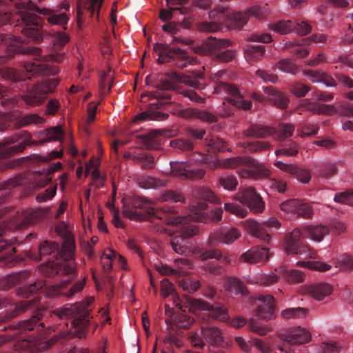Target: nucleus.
Returning a JSON list of instances; mask_svg holds the SVG:
<instances>
[{
	"label": "nucleus",
	"mask_w": 353,
	"mask_h": 353,
	"mask_svg": "<svg viewBox=\"0 0 353 353\" xmlns=\"http://www.w3.org/2000/svg\"><path fill=\"white\" fill-rule=\"evenodd\" d=\"M117 258L121 263V268L123 269L125 268V261L124 258L121 255H117L112 250L108 249L104 252L101 257V263L103 270L105 271H109L112 266L113 261Z\"/></svg>",
	"instance_id": "21"
},
{
	"label": "nucleus",
	"mask_w": 353,
	"mask_h": 353,
	"mask_svg": "<svg viewBox=\"0 0 353 353\" xmlns=\"http://www.w3.org/2000/svg\"><path fill=\"white\" fill-rule=\"evenodd\" d=\"M113 80V75L110 70L108 72H104L100 80V90L102 94L105 93L110 90L112 83Z\"/></svg>",
	"instance_id": "41"
},
{
	"label": "nucleus",
	"mask_w": 353,
	"mask_h": 353,
	"mask_svg": "<svg viewBox=\"0 0 353 353\" xmlns=\"http://www.w3.org/2000/svg\"><path fill=\"white\" fill-rule=\"evenodd\" d=\"M268 148H269V144L263 141H256L252 142H244V148H246L250 152H256Z\"/></svg>",
	"instance_id": "54"
},
{
	"label": "nucleus",
	"mask_w": 353,
	"mask_h": 353,
	"mask_svg": "<svg viewBox=\"0 0 353 353\" xmlns=\"http://www.w3.org/2000/svg\"><path fill=\"white\" fill-rule=\"evenodd\" d=\"M308 91L307 86L301 83H296L292 88V92L299 97H304Z\"/></svg>",
	"instance_id": "64"
},
{
	"label": "nucleus",
	"mask_w": 353,
	"mask_h": 353,
	"mask_svg": "<svg viewBox=\"0 0 353 353\" xmlns=\"http://www.w3.org/2000/svg\"><path fill=\"white\" fill-rule=\"evenodd\" d=\"M305 236L304 232L300 229H294L285 238V252L287 254H296L303 258H314L316 252L309 246L301 244L300 241Z\"/></svg>",
	"instance_id": "3"
},
{
	"label": "nucleus",
	"mask_w": 353,
	"mask_h": 353,
	"mask_svg": "<svg viewBox=\"0 0 353 353\" xmlns=\"http://www.w3.org/2000/svg\"><path fill=\"white\" fill-rule=\"evenodd\" d=\"M170 145L182 150H188L192 148V144L189 141L183 139H174L170 141Z\"/></svg>",
	"instance_id": "61"
},
{
	"label": "nucleus",
	"mask_w": 353,
	"mask_h": 353,
	"mask_svg": "<svg viewBox=\"0 0 353 353\" xmlns=\"http://www.w3.org/2000/svg\"><path fill=\"white\" fill-rule=\"evenodd\" d=\"M59 249V245L56 243L45 242L39 247V253L41 255L50 254L55 250Z\"/></svg>",
	"instance_id": "60"
},
{
	"label": "nucleus",
	"mask_w": 353,
	"mask_h": 353,
	"mask_svg": "<svg viewBox=\"0 0 353 353\" xmlns=\"http://www.w3.org/2000/svg\"><path fill=\"white\" fill-rule=\"evenodd\" d=\"M241 235V233L236 229L232 228L225 232L219 239H216L215 234L210 235V241H217L225 244H229L234 242Z\"/></svg>",
	"instance_id": "30"
},
{
	"label": "nucleus",
	"mask_w": 353,
	"mask_h": 353,
	"mask_svg": "<svg viewBox=\"0 0 353 353\" xmlns=\"http://www.w3.org/2000/svg\"><path fill=\"white\" fill-rule=\"evenodd\" d=\"M209 314L219 321H225L228 319V315L225 308L220 306L212 307L210 306Z\"/></svg>",
	"instance_id": "48"
},
{
	"label": "nucleus",
	"mask_w": 353,
	"mask_h": 353,
	"mask_svg": "<svg viewBox=\"0 0 353 353\" xmlns=\"http://www.w3.org/2000/svg\"><path fill=\"white\" fill-rule=\"evenodd\" d=\"M275 132L272 128L261 125H252L246 132L248 136L256 137H267Z\"/></svg>",
	"instance_id": "32"
},
{
	"label": "nucleus",
	"mask_w": 353,
	"mask_h": 353,
	"mask_svg": "<svg viewBox=\"0 0 353 353\" xmlns=\"http://www.w3.org/2000/svg\"><path fill=\"white\" fill-rule=\"evenodd\" d=\"M271 171L249 157L244 156V178L261 179L269 176Z\"/></svg>",
	"instance_id": "12"
},
{
	"label": "nucleus",
	"mask_w": 353,
	"mask_h": 353,
	"mask_svg": "<svg viewBox=\"0 0 353 353\" xmlns=\"http://www.w3.org/2000/svg\"><path fill=\"white\" fill-rule=\"evenodd\" d=\"M199 196L204 200L210 201L214 203H220V199L216 196L214 192L208 188L201 190Z\"/></svg>",
	"instance_id": "56"
},
{
	"label": "nucleus",
	"mask_w": 353,
	"mask_h": 353,
	"mask_svg": "<svg viewBox=\"0 0 353 353\" xmlns=\"http://www.w3.org/2000/svg\"><path fill=\"white\" fill-rule=\"evenodd\" d=\"M62 137V130L60 127L52 128L46 132L45 141H53L61 140Z\"/></svg>",
	"instance_id": "50"
},
{
	"label": "nucleus",
	"mask_w": 353,
	"mask_h": 353,
	"mask_svg": "<svg viewBox=\"0 0 353 353\" xmlns=\"http://www.w3.org/2000/svg\"><path fill=\"white\" fill-rule=\"evenodd\" d=\"M289 283H297L303 280V274L297 270L288 269L285 266H280L275 269Z\"/></svg>",
	"instance_id": "24"
},
{
	"label": "nucleus",
	"mask_w": 353,
	"mask_h": 353,
	"mask_svg": "<svg viewBox=\"0 0 353 353\" xmlns=\"http://www.w3.org/2000/svg\"><path fill=\"white\" fill-rule=\"evenodd\" d=\"M268 94V99L276 106L280 108H285L288 105V99L281 92L275 91L272 88H266L264 90Z\"/></svg>",
	"instance_id": "25"
},
{
	"label": "nucleus",
	"mask_w": 353,
	"mask_h": 353,
	"mask_svg": "<svg viewBox=\"0 0 353 353\" xmlns=\"http://www.w3.org/2000/svg\"><path fill=\"white\" fill-rule=\"evenodd\" d=\"M176 306L179 309L183 310L184 312L188 310L192 313L196 312L197 310L208 311L210 310V305L200 299H187L184 309L178 301L176 303Z\"/></svg>",
	"instance_id": "23"
},
{
	"label": "nucleus",
	"mask_w": 353,
	"mask_h": 353,
	"mask_svg": "<svg viewBox=\"0 0 353 353\" xmlns=\"http://www.w3.org/2000/svg\"><path fill=\"white\" fill-rule=\"evenodd\" d=\"M31 53L34 56V62H28L24 65V68L29 72H43L44 74H55L57 69L54 71L50 72L48 69V63L55 62L61 63L64 59L63 53H54L50 54L47 56H41V50L37 48L32 49Z\"/></svg>",
	"instance_id": "4"
},
{
	"label": "nucleus",
	"mask_w": 353,
	"mask_h": 353,
	"mask_svg": "<svg viewBox=\"0 0 353 353\" xmlns=\"http://www.w3.org/2000/svg\"><path fill=\"white\" fill-rule=\"evenodd\" d=\"M244 205L253 213H261L265 209V202L251 187L244 188Z\"/></svg>",
	"instance_id": "14"
},
{
	"label": "nucleus",
	"mask_w": 353,
	"mask_h": 353,
	"mask_svg": "<svg viewBox=\"0 0 353 353\" xmlns=\"http://www.w3.org/2000/svg\"><path fill=\"white\" fill-rule=\"evenodd\" d=\"M319 127L314 123H308L301 127L297 130L299 136L310 137L314 135L317 133Z\"/></svg>",
	"instance_id": "47"
},
{
	"label": "nucleus",
	"mask_w": 353,
	"mask_h": 353,
	"mask_svg": "<svg viewBox=\"0 0 353 353\" xmlns=\"http://www.w3.org/2000/svg\"><path fill=\"white\" fill-rule=\"evenodd\" d=\"M42 214L43 211L41 209L31 210L30 211L27 212L24 214L23 224L29 225L37 221L40 219Z\"/></svg>",
	"instance_id": "44"
},
{
	"label": "nucleus",
	"mask_w": 353,
	"mask_h": 353,
	"mask_svg": "<svg viewBox=\"0 0 353 353\" xmlns=\"http://www.w3.org/2000/svg\"><path fill=\"white\" fill-rule=\"evenodd\" d=\"M170 165L172 175L181 179H202L205 174L203 169H191L185 162H170Z\"/></svg>",
	"instance_id": "10"
},
{
	"label": "nucleus",
	"mask_w": 353,
	"mask_h": 353,
	"mask_svg": "<svg viewBox=\"0 0 353 353\" xmlns=\"http://www.w3.org/2000/svg\"><path fill=\"white\" fill-rule=\"evenodd\" d=\"M296 214L303 217H310L312 214V209L308 203L300 200V205L297 208Z\"/></svg>",
	"instance_id": "57"
},
{
	"label": "nucleus",
	"mask_w": 353,
	"mask_h": 353,
	"mask_svg": "<svg viewBox=\"0 0 353 353\" xmlns=\"http://www.w3.org/2000/svg\"><path fill=\"white\" fill-rule=\"evenodd\" d=\"M175 265L178 267L179 270H175L176 272V274L180 275H185L188 274V272L187 271L188 269L192 268V263L185 259H178L174 261Z\"/></svg>",
	"instance_id": "49"
},
{
	"label": "nucleus",
	"mask_w": 353,
	"mask_h": 353,
	"mask_svg": "<svg viewBox=\"0 0 353 353\" xmlns=\"http://www.w3.org/2000/svg\"><path fill=\"white\" fill-rule=\"evenodd\" d=\"M69 3L67 1H63L61 4L54 10L48 8H39L34 6L37 14H41L48 17V21L53 25L65 26L69 21V17L66 14V11L69 10Z\"/></svg>",
	"instance_id": "8"
},
{
	"label": "nucleus",
	"mask_w": 353,
	"mask_h": 353,
	"mask_svg": "<svg viewBox=\"0 0 353 353\" xmlns=\"http://www.w3.org/2000/svg\"><path fill=\"white\" fill-rule=\"evenodd\" d=\"M297 265L321 272H325L331 269V265L320 261L299 262Z\"/></svg>",
	"instance_id": "37"
},
{
	"label": "nucleus",
	"mask_w": 353,
	"mask_h": 353,
	"mask_svg": "<svg viewBox=\"0 0 353 353\" xmlns=\"http://www.w3.org/2000/svg\"><path fill=\"white\" fill-rule=\"evenodd\" d=\"M58 84L59 80L57 78L48 79L38 83L22 97L23 100L28 105H39L43 102L46 94L53 92Z\"/></svg>",
	"instance_id": "6"
},
{
	"label": "nucleus",
	"mask_w": 353,
	"mask_h": 353,
	"mask_svg": "<svg viewBox=\"0 0 353 353\" xmlns=\"http://www.w3.org/2000/svg\"><path fill=\"white\" fill-rule=\"evenodd\" d=\"M56 190V186L47 189L45 192L41 193L37 196V201L39 202H45L51 199L55 195Z\"/></svg>",
	"instance_id": "63"
},
{
	"label": "nucleus",
	"mask_w": 353,
	"mask_h": 353,
	"mask_svg": "<svg viewBox=\"0 0 353 353\" xmlns=\"http://www.w3.org/2000/svg\"><path fill=\"white\" fill-rule=\"evenodd\" d=\"M159 116L157 112L151 110H147L136 115L133 119V122L139 123L141 121L148 120H159Z\"/></svg>",
	"instance_id": "46"
},
{
	"label": "nucleus",
	"mask_w": 353,
	"mask_h": 353,
	"mask_svg": "<svg viewBox=\"0 0 353 353\" xmlns=\"http://www.w3.org/2000/svg\"><path fill=\"white\" fill-rule=\"evenodd\" d=\"M269 29L281 34H285L291 32L294 29V23L292 21H279L275 23L270 24Z\"/></svg>",
	"instance_id": "33"
},
{
	"label": "nucleus",
	"mask_w": 353,
	"mask_h": 353,
	"mask_svg": "<svg viewBox=\"0 0 353 353\" xmlns=\"http://www.w3.org/2000/svg\"><path fill=\"white\" fill-rule=\"evenodd\" d=\"M225 26L230 29L240 28L242 23V18L241 13H235L227 18L225 21Z\"/></svg>",
	"instance_id": "51"
},
{
	"label": "nucleus",
	"mask_w": 353,
	"mask_h": 353,
	"mask_svg": "<svg viewBox=\"0 0 353 353\" xmlns=\"http://www.w3.org/2000/svg\"><path fill=\"white\" fill-rule=\"evenodd\" d=\"M220 183L224 189L232 191L236 188L238 182L234 176H226L220 179Z\"/></svg>",
	"instance_id": "52"
},
{
	"label": "nucleus",
	"mask_w": 353,
	"mask_h": 353,
	"mask_svg": "<svg viewBox=\"0 0 353 353\" xmlns=\"http://www.w3.org/2000/svg\"><path fill=\"white\" fill-rule=\"evenodd\" d=\"M181 115L183 117H196L198 119L208 122H214L216 120V117L215 115L209 113L205 111H196L192 109H187L183 110L181 112Z\"/></svg>",
	"instance_id": "31"
},
{
	"label": "nucleus",
	"mask_w": 353,
	"mask_h": 353,
	"mask_svg": "<svg viewBox=\"0 0 353 353\" xmlns=\"http://www.w3.org/2000/svg\"><path fill=\"white\" fill-rule=\"evenodd\" d=\"M303 106L305 107L307 110H310L313 113L317 114H325L328 115H332L336 113V109L331 105L316 103L312 105L308 100L305 99L303 101Z\"/></svg>",
	"instance_id": "26"
},
{
	"label": "nucleus",
	"mask_w": 353,
	"mask_h": 353,
	"mask_svg": "<svg viewBox=\"0 0 353 353\" xmlns=\"http://www.w3.org/2000/svg\"><path fill=\"white\" fill-rule=\"evenodd\" d=\"M242 160L240 157L228 158L221 160L223 168H234L240 165Z\"/></svg>",
	"instance_id": "62"
},
{
	"label": "nucleus",
	"mask_w": 353,
	"mask_h": 353,
	"mask_svg": "<svg viewBox=\"0 0 353 353\" xmlns=\"http://www.w3.org/2000/svg\"><path fill=\"white\" fill-rule=\"evenodd\" d=\"M244 228L252 236L261 239L263 241H269L270 236L264 230L263 227L256 221L248 219L244 222Z\"/></svg>",
	"instance_id": "22"
},
{
	"label": "nucleus",
	"mask_w": 353,
	"mask_h": 353,
	"mask_svg": "<svg viewBox=\"0 0 353 353\" xmlns=\"http://www.w3.org/2000/svg\"><path fill=\"white\" fill-rule=\"evenodd\" d=\"M17 10L18 14L25 25L21 32L33 41L41 39L42 37L39 28L30 27L31 26L37 27L41 23V19L36 14L37 10L34 9V5L31 2L27 4L19 3Z\"/></svg>",
	"instance_id": "2"
},
{
	"label": "nucleus",
	"mask_w": 353,
	"mask_h": 353,
	"mask_svg": "<svg viewBox=\"0 0 353 353\" xmlns=\"http://www.w3.org/2000/svg\"><path fill=\"white\" fill-rule=\"evenodd\" d=\"M93 301L94 297L90 296L82 303H76L74 305H71L57 311V314L61 318L71 315L72 314H80L79 317L75 319L73 321V325L76 327L83 329L85 327L86 322L88 321V311L86 310V307Z\"/></svg>",
	"instance_id": "7"
},
{
	"label": "nucleus",
	"mask_w": 353,
	"mask_h": 353,
	"mask_svg": "<svg viewBox=\"0 0 353 353\" xmlns=\"http://www.w3.org/2000/svg\"><path fill=\"white\" fill-rule=\"evenodd\" d=\"M139 184L143 188L150 189L163 186L165 182L163 180L147 176L141 178L139 180Z\"/></svg>",
	"instance_id": "36"
},
{
	"label": "nucleus",
	"mask_w": 353,
	"mask_h": 353,
	"mask_svg": "<svg viewBox=\"0 0 353 353\" xmlns=\"http://www.w3.org/2000/svg\"><path fill=\"white\" fill-rule=\"evenodd\" d=\"M342 348L340 342L327 340L319 343L316 348L317 353H339Z\"/></svg>",
	"instance_id": "29"
},
{
	"label": "nucleus",
	"mask_w": 353,
	"mask_h": 353,
	"mask_svg": "<svg viewBox=\"0 0 353 353\" xmlns=\"http://www.w3.org/2000/svg\"><path fill=\"white\" fill-rule=\"evenodd\" d=\"M333 263L336 268L340 270L353 269V257L349 254H343L334 260Z\"/></svg>",
	"instance_id": "34"
},
{
	"label": "nucleus",
	"mask_w": 353,
	"mask_h": 353,
	"mask_svg": "<svg viewBox=\"0 0 353 353\" xmlns=\"http://www.w3.org/2000/svg\"><path fill=\"white\" fill-rule=\"evenodd\" d=\"M52 38L54 45L57 46H63L69 41L68 36L61 32L54 33Z\"/></svg>",
	"instance_id": "55"
},
{
	"label": "nucleus",
	"mask_w": 353,
	"mask_h": 353,
	"mask_svg": "<svg viewBox=\"0 0 353 353\" xmlns=\"http://www.w3.org/2000/svg\"><path fill=\"white\" fill-rule=\"evenodd\" d=\"M219 90L228 94V100L230 103L238 108L243 107L242 97L235 87L226 83H221L218 88H215L214 92L217 93Z\"/></svg>",
	"instance_id": "18"
},
{
	"label": "nucleus",
	"mask_w": 353,
	"mask_h": 353,
	"mask_svg": "<svg viewBox=\"0 0 353 353\" xmlns=\"http://www.w3.org/2000/svg\"><path fill=\"white\" fill-rule=\"evenodd\" d=\"M162 199L165 201H172L176 203L183 202L184 201V197L180 192L169 190L163 194Z\"/></svg>",
	"instance_id": "53"
},
{
	"label": "nucleus",
	"mask_w": 353,
	"mask_h": 353,
	"mask_svg": "<svg viewBox=\"0 0 353 353\" xmlns=\"http://www.w3.org/2000/svg\"><path fill=\"white\" fill-rule=\"evenodd\" d=\"M254 312L260 319L270 320L274 318L275 300L272 295H261L254 301Z\"/></svg>",
	"instance_id": "9"
},
{
	"label": "nucleus",
	"mask_w": 353,
	"mask_h": 353,
	"mask_svg": "<svg viewBox=\"0 0 353 353\" xmlns=\"http://www.w3.org/2000/svg\"><path fill=\"white\" fill-rule=\"evenodd\" d=\"M63 248H68V254L66 256V259L60 263H49L46 265V268H52V272L61 273L65 274H69L74 272L75 270V265L72 260V251L73 250V244L72 241H67Z\"/></svg>",
	"instance_id": "13"
},
{
	"label": "nucleus",
	"mask_w": 353,
	"mask_h": 353,
	"mask_svg": "<svg viewBox=\"0 0 353 353\" xmlns=\"http://www.w3.org/2000/svg\"><path fill=\"white\" fill-rule=\"evenodd\" d=\"M3 252L1 256L2 260L8 262V256L15 252V248L12 247L11 243H8L6 236L3 233H0V252Z\"/></svg>",
	"instance_id": "35"
},
{
	"label": "nucleus",
	"mask_w": 353,
	"mask_h": 353,
	"mask_svg": "<svg viewBox=\"0 0 353 353\" xmlns=\"http://www.w3.org/2000/svg\"><path fill=\"white\" fill-rule=\"evenodd\" d=\"M333 291L331 285L324 282L315 283L306 288V292L316 301H323Z\"/></svg>",
	"instance_id": "16"
},
{
	"label": "nucleus",
	"mask_w": 353,
	"mask_h": 353,
	"mask_svg": "<svg viewBox=\"0 0 353 353\" xmlns=\"http://www.w3.org/2000/svg\"><path fill=\"white\" fill-rule=\"evenodd\" d=\"M281 337L289 345H302L311 340V334L305 327L297 326L287 331Z\"/></svg>",
	"instance_id": "11"
},
{
	"label": "nucleus",
	"mask_w": 353,
	"mask_h": 353,
	"mask_svg": "<svg viewBox=\"0 0 353 353\" xmlns=\"http://www.w3.org/2000/svg\"><path fill=\"white\" fill-rule=\"evenodd\" d=\"M201 334L207 341L213 345H218L223 341L221 332L216 327L202 328Z\"/></svg>",
	"instance_id": "27"
},
{
	"label": "nucleus",
	"mask_w": 353,
	"mask_h": 353,
	"mask_svg": "<svg viewBox=\"0 0 353 353\" xmlns=\"http://www.w3.org/2000/svg\"><path fill=\"white\" fill-rule=\"evenodd\" d=\"M274 165L283 172L291 174H296L297 179L304 183L310 179V174L307 170L301 169L293 164H285L280 161L274 162Z\"/></svg>",
	"instance_id": "17"
},
{
	"label": "nucleus",
	"mask_w": 353,
	"mask_h": 353,
	"mask_svg": "<svg viewBox=\"0 0 353 353\" xmlns=\"http://www.w3.org/2000/svg\"><path fill=\"white\" fill-rule=\"evenodd\" d=\"M180 286L182 289L189 293H194L201 287V283L198 280H193L190 278L185 279L180 281Z\"/></svg>",
	"instance_id": "39"
},
{
	"label": "nucleus",
	"mask_w": 353,
	"mask_h": 353,
	"mask_svg": "<svg viewBox=\"0 0 353 353\" xmlns=\"http://www.w3.org/2000/svg\"><path fill=\"white\" fill-rule=\"evenodd\" d=\"M305 238L309 240L321 243L330 233V228L321 223L310 224L303 227Z\"/></svg>",
	"instance_id": "15"
},
{
	"label": "nucleus",
	"mask_w": 353,
	"mask_h": 353,
	"mask_svg": "<svg viewBox=\"0 0 353 353\" xmlns=\"http://www.w3.org/2000/svg\"><path fill=\"white\" fill-rule=\"evenodd\" d=\"M299 205L300 200L290 199L281 203L280 209L285 213L296 214L297 208Z\"/></svg>",
	"instance_id": "40"
},
{
	"label": "nucleus",
	"mask_w": 353,
	"mask_h": 353,
	"mask_svg": "<svg viewBox=\"0 0 353 353\" xmlns=\"http://www.w3.org/2000/svg\"><path fill=\"white\" fill-rule=\"evenodd\" d=\"M224 284V290L230 291L232 293H237L241 291V281L236 278H228L225 279Z\"/></svg>",
	"instance_id": "42"
},
{
	"label": "nucleus",
	"mask_w": 353,
	"mask_h": 353,
	"mask_svg": "<svg viewBox=\"0 0 353 353\" xmlns=\"http://www.w3.org/2000/svg\"><path fill=\"white\" fill-rule=\"evenodd\" d=\"M178 43L189 45L192 43V41L189 39L173 37L170 43V45L173 46L172 48L169 45L156 43L154 46V50L158 54L157 61L159 63L169 62L171 59H174V54H176V57L180 59L188 58L183 50L180 48L175 47V45ZM188 61L190 62L189 57Z\"/></svg>",
	"instance_id": "5"
},
{
	"label": "nucleus",
	"mask_w": 353,
	"mask_h": 353,
	"mask_svg": "<svg viewBox=\"0 0 353 353\" xmlns=\"http://www.w3.org/2000/svg\"><path fill=\"white\" fill-rule=\"evenodd\" d=\"M250 328L254 332L259 335H265L273 330L271 324H261L256 322H252Z\"/></svg>",
	"instance_id": "45"
},
{
	"label": "nucleus",
	"mask_w": 353,
	"mask_h": 353,
	"mask_svg": "<svg viewBox=\"0 0 353 353\" xmlns=\"http://www.w3.org/2000/svg\"><path fill=\"white\" fill-rule=\"evenodd\" d=\"M23 148V141H20L18 137L3 141L0 143V158L21 152Z\"/></svg>",
	"instance_id": "19"
},
{
	"label": "nucleus",
	"mask_w": 353,
	"mask_h": 353,
	"mask_svg": "<svg viewBox=\"0 0 353 353\" xmlns=\"http://www.w3.org/2000/svg\"><path fill=\"white\" fill-rule=\"evenodd\" d=\"M134 205L139 208H143L149 216L157 217L159 219L164 220L168 225L176 227V230L181 233L180 236H176L171 242L173 250L181 255H189L194 253L191 243L187 239L197 233L196 225L190 224V219L199 222L206 220L204 210L207 205L204 202H199L196 206H191V214L188 217L172 216L173 210L170 208L155 209L150 206L146 200L141 199L134 203Z\"/></svg>",
	"instance_id": "1"
},
{
	"label": "nucleus",
	"mask_w": 353,
	"mask_h": 353,
	"mask_svg": "<svg viewBox=\"0 0 353 353\" xmlns=\"http://www.w3.org/2000/svg\"><path fill=\"white\" fill-rule=\"evenodd\" d=\"M308 310L304 307H289L283 310L281 312L282 318L285 319H303L307 316Z\"/></svg>",
	"instance_id": "28"
},
{
	"label": "nucleus",
	"mask_w": 353,
	"mask_h": 353,
	"mask_svg": "<svg viewBox=\"0 0 353 353\" xmlns=\"http://www.w3.org/2000/svg\"><path fill=\"white\" fill-rule=\"evenodd\" d=\"M294 131V128L288 123H283L279 126V137L282 139L287 137H291Z\"/></svg>",
	"instance_id": "59"
},
{
	"label": "nucleus",
	"mask_w": 353,
	"mask_h": 353,
	"mask_svg": "<svg viewBox=\"0 0 353 353\" xmlns=\"http://www.w3.org/2000/svg\"><path fill=\"white\" fill-rule=\"evenodd\" d=\"M270 254L268 249L254 247L244 253V261L256 263L267 260Z\"/></svg>",
	"instance_id": "20"
},
{
	"label": "nucleus",
	"mask_w": 353,
	"mask_h": 353,
	"mask_svg": "<svg viewBox=\"0 0 353 353\" xmlns=\"http://www.w3.org/2000/svg\"><path fill=\"white\" fill-rule=\"evenodd\" d=\"M103 2V0H88L85 3L84 8L87 9L91 17H94V13H97V19H99V10Z\"/></svg>",
	"instance_id": "43"
},
{
	"label": "nucleus",
	"mask_w": 353,
	"mask_h": 353,
	"mask_svg": "<svg viewBox=\"0 0 353 353\" xmlns=\"http://www.w3.org/2000/svg\"><path fill=\"white\" fill-rule=\"evenodd\" d=\"M278 68L287 73H294L296 68L291 60L285 59L278 63Z\"/></svg>",
	"instance_id": "58"
},
{
	"label": "nucleus",
	"mask_w": 353,
	"mask_h": 353,
	"mask_svg": "<svg viewBox=\"0 0 353 353\" xmlns=\"http://www.w3.org/2000/svg\"><path fill=\"white\" fill-rule=\"evenodd\" d=\"M236 200L239 201V204L235 203L234 202L225 203V208L227 211L231 212L232 214L236 215V216L241 217L242 216V199L243 194H239L236 196Z\"/></svg>",
	"instance_id": "38"
}]
</instances>
